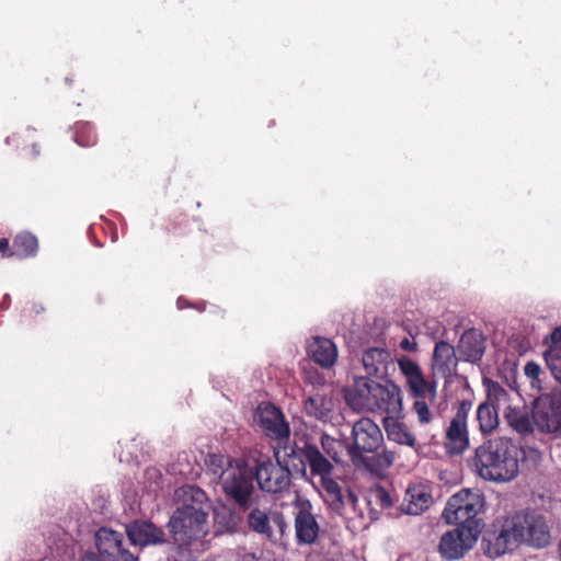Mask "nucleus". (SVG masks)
<instances>
[{
  "instance_id": "obj_1",
  "label": "nucleus",
  "mask_w": 561,
  "mask_h": 561,
  "mask_svg": "<svg viewBox=\"0 0 561 561\" xmlns=\"http://www.w3.org/2000/svg\"><path fill=\"white\" fill-rule=\"evenodd\" d=\"M274 457L291 474L307 476L309 466L312 476L321 478L323 500L328 508L345 518L353 519L362 515L357 508L358 497L351 489H343L330 478L333 465L320 450L305 439L290 442L289 437L274 446Z\"/></svg>"
},
{
  "instance_id": "obj_2",
  "label": "nucleus",
  "mask_w": 561,
  "mask_h": 561,
  "mask_svg": "<svg viewBox=\"0 0 561 561\" xmlns=\"http://www.w3.org/2000/svg\"><path fill=\"white\" fill-rule=\"evenodd\" d=\"M179 495L185 501L192 500L193 504L178 507L169 519L168 529L179 557L176 561H195L208 548L207 513L199 506L206 501V494L196 486L185 485Z\"/></svg>"
},
{
  "instance_id": "obj_3",
  "label": "nucleus",
  "mask_w": 561,
  "mask_h": 561,
  "mask_svg": "<svg viewBox=\"0 0 561 561\" xmlns=\"http://www.w3.org/2000/svg\"><path fill=\"white\" fill-rule=\"evenodd\" d=\"M344 398L357 412H385L390 416L402 412L401 389L393 382L380 383L368 377H356L345 389Z\"/></svg>"
},
{
  "instance_id": "obj_4",
  "label": "nucleus",
  "mask_w": 561,
  "mask_h": 561,
  "mask_svg": "<svg viewBox=\"0 0 561 561\" xmlns=\"http://www.w3.org/2000/svg\"><path fill=\"white\" fill-rule=\"evenodd\" d=\"M511 440L506 437H494L484 440L476 448L472 458L474 472L485 481L507 482L518 473V460L512 454Z\"/></svg>"
},
{
  "instance_id": "obj_5",
  "label": "nucleus",
  "mask_w": 561,
  "mask_h": 561,
  "mask_svg": "<svg viewBox=\"0 0 561 561\" xmlns=\"http://www.w3.org/2000/svg\"><path fill=\"white\" fill-rule=\"evenodd\" d=\"M483 507L484 495L480 491L462 489L448 499L442 516L447 524L482 531L483 523L478 515Z\"/></svg>"
},
{
  "instance_id": "obj_6",
  "label": "nucleus",
  "mask_w": 561,
  "mask_h": 561,
  "mask_svg": "<svg viewBox=\"0 0 561 561\" xmlns=\"http://www.w3.org/2000/svg\"><path fill=\"white\" fill-rule=\"evenodd\" d=\"M526 513L517 512L507 516L500 530L489 531L482 539L481 547L490 558H497L518 548L525 539Z\"/></svg>"
},
{
  "instance_id": "obj_7",
  "label": "nucleus",
  "mask_w": 561,
  "mask_h": 561,
  "mask_svg": "<svg viewBox=\"0 0 561 561\" xmlns=\"http://www.w3.org/2000/svg\"><path fill=\"white\" fill-rule=\"evenodd\" d=\"M253 479L254 469L244 460L237 459L232 467L226 469L220 484L225 494L245 510L251 505V495L254 491Z\"/></svg>"
},
{
  "instance_id": "obj_8",
  "label": "nucleus",
  "mask_w": 561,
  "mask_h": 561,
  "mask_svg": "<svg viewBox=\"0 0 561 561\" xmlns=\"http://www.w3.org/2000/svg\"><path fill=\"white\" fill-rule=\"evenodd\" d=\"M472 402L462 400L445 432L444 448L450 456L462 455L470 446L468 416Z\"/></svg>"
},
{
  "instance_id": "obj_9",
  "label": "nucleus",
  "mask_w": 561,
  "mask_h": 561,
  "mask_svg": "<svg viewBox=\"0 0 561 561\" xmlns=\"http://www.w3.org/2000/svg\"><path fill=\"white\" fill-rule=\"evenodd\" d=\"M353 444L348 454L354 463L363 459L365 453L375 454L383 443V435L379 426L368 417H362L352 428Z\"/></svg>"
},
{
  "instance_id": "obj_10",
  "label": "nucleus",
  "mask_w": 561,
  "mask_h": 561,
  "mask_svg": "<svg viewBox=\"0 0 561 561\" xmlns=\"http://www.w3.org/2000/svg\"><path fill=\"white\" fill-rule=\"evenodd\" d=\"M480 535L478 528L457 526L442 536L438 552L446 560H459L476 546Z\"/></svg>"
},
{
  "instance_id": "obj_11",
  "label": "nucleus",
  "mask_w": 561,
  "mask_h": 561,
  "mask_svg": "<svg viewBox=\"0 0 561 561\" xmlns=\"http://www.w3.org/2000/svg\"><path fill=\"white\" fill-rule=\"evenodd\" d=\"M533 420L541 432H554L561 422V392L541 394L533 403Z\"/></svg>"
},
{
  "instance_id": "obj_12",
  "label": "nucleus",
  "mask_w": 561,
  "mask_h": 561,
  "mask_svg": "<svg viewBox=\"0 0 561 561\" xmlns=\"http://www.w3.org/2000/svg\"><path fill=\"white\" fill-rule=\"evenodd\" d=\"M290 473L284 466L273 463L271 460L256 465L254 477L261 490L268 493H282L290 484Z\"/></svg>"
},
{
  "instance_id": "obj_13",
  "label": "nucleus",
  "mask_w": 561,
  "mask_h": 561,
  "mask_svg": "<svg viewBox=\"0 0 561 561\" xmlns=\"http://www.w3.org/2000/svg\"><path fill=\"white\" fill-rule=\"evenodd\" d=\"M401 374L405 378L407 386L412 397L433 396L436 392V383L427 380L419 364L407 356L397 358Z\"/></svg>"
},
{
  "instance_id": "obj_14",
  "label": "nucleus",
  "mask_w": 561,
  "mask_h": 561,
  "mask_svg": "<svg viewBox=\"0 0 561 561\" xmlns=\"http://www.w3.org/2000/svg\"><path fill=\"white\" fill-rule=\"evenodd\" d=\"M125 531L129 541L140 548L167 542L163 529L149 520H134L125 526Z\"/></svg>"
},
{
  "instance_id": "obj_15",
  "label": "nucleus",
  "mask_w": 561,
  "mask_h": 561,
  "mask_svg": "<svg viewBox=\"0 0 561 561\" xmlns=\"http://www.w3.org/2000/svg\"><path fill=\"white\" fill-rule=\"evenodd\" d=\"M257 415L262 431L275 439L276 444L289 437V425L279 409L272 404H263L259 407Z\"/></svg>"
},
{
  "instance_id": "obj_16",
  "label": "nucleus",
  "mask_w": 561,
  "mask_h": 561,
  "mask_svg": "<svg viewBox=\"0 0 561 561\" xmlns=\"http://www.w3.org/2000/svg\"><path fill=\"white\" fill-rule=\"evenodd\" d=\"M249 527L265 537L275 538L276 533L283 535L287 528L284 516L278 512L267 514L259 508H253L248 515Z\"/></svg>"
},
{
  "instance_id": "obj_17",
  "label": "nucleus",
  "mask_w": 561,
  "mask_h": 561,
  "mask_svg": "<svg viewBox=\"0 0 561 561\" xmlns=\"http://www.w3.org/2000/svg\"><path fill=\"white\" fill-rule=\"evenodd\" d=\"M309 502L301 503L295 515V533L298 543H313L319 534V525L310 511Z\"/></svg>"
},
{
  "instance_id": "obj_18",
  "label": "nucleus",
  "mask_w": 561,
  "mask_h": 561,
  "mask_svg": "<svg viewBox=\"0 0 561 561\" xmlns=\"http://www.w3.org/2000/svg\"><path fill=\"white\" fill-rule=\"evenodd\" d=\"M485 351V339L477 329L465 331L458 342L457 352L461 360L476 364L481 360Z\"/></svg>"
},
{
  "instance_id": "obj_19",
  "label": "nucleus",
  "mask_w": 561,
  "mask_h": 561,
  "mask_svg": "<svg viewBox=\"0 0 561 561\" xmlns=\"http://www.w3.org/2000/svg\"><path fill=\"white\" fill-rule=\"evenodd\" d=\"M123 534L106 527L100 528L95 534L98 551L110 561H117L123 554L129 553L123 546Z\"/></svg>"
},
{
  "instance_id": "obj_20",
  "label": "nucleus",
  "mask_w": 561,
  "mask_h": 561,
  "mask_svg": "<svg viewBox=\"0 0 561 561\" xmlns=\"http://www.w3.org/2000/svg\"><path fill=\"white\" fill-rule=\"evenodd\" d=\"M458 359L460 358L451 344L445 341L436 343L432 358L433 376L450 377L456 371Z\"/></svg>"
},
{
  "instance_id": "obj_21",
  "label": "nucleus",
  "mask_w": 561,
  "mask_h": 561,
  "mask_svg": "<svg viewBox=\"0 0 561 561\" xmlns=\"http://www.w3.org/2000/svg\"><path fill=\"white\" fill-rule=\"evenodd\" d=\"M362 365L368 376L383 377L388 373V366L392 365V358L387 350L371 347L363 353Z\"/></svg>"
},
{
  "instance_id": "obj_22",
  "label": "nucleus",
  "mask_w": 561,
  "mask_h": 561,
  "mask_svg": "<svg viewBox=\"0 0 561 561\" xmlns=\"http://www.w3.org/2000/svg\"><path fill=\"white\" fill-rule=\"evenodd\" d=\"M432 503L433 497L428 490L421 484H416L408 488L401 504V511L407 515H420L426 511Z\"/></svg>"
},
{
  "instance_id": "obj_23",
  "label": "nucleus",
  "mask_w": 561,
  "mask_h": 561,
  "mask_svg": "<svg viewBox=\"0 0 561 561\" xmlns=\"http://www.w3.org/2000/svg\"><path fill=\"white\" fill-rule=\"evenodd\" d=\"M308 353L311 358L322 367L332 366L337 358L335 344L324 337H313L308 343Z\"/></svg>"
},
{
  "instance_id": "obj_24",
  "label": "nucleus",
  "mask_w": 561,
  "mask_h": 561,
  "mask_svg": "<svg viewBox=\"0 0 561 561\" xmlns=\"http://www.w3.org/2000/svg\"><path fill=\"white\" fill-rule=\"evenodd\" d=\"M305 411L309 416H312L322 422L331 419L334 409V402L330 394L324 392H316L310 394L305 400Z\"/></svg>"
},
{
  "instance_id": "obj_25",
  "label": "nucleus",
  "mask_w": 561,
  "mask_h": 561,
  "mask_svg": "<svg viewBox=\"0 0 561 561\" xmlns=\"http://www.w3.org/2000/svg\"><path fill=\"white\" fill-rule=\"evenodd\" d=\"M551 541L550 527L541 515L533 516L528 520V547L541 549Z\"/></svg>"
},
{
  "instance_id": "obj_26",
  "label": "nucleus",
  "mask_w": 561,
  "mask_h": 561,
  "mask_svg": "<svg viewBox=\"0 0 561 561\" xmlns=\"http://www.w3.org/2000/svg\"><path fill=\"white\" fill-rule=\"evenodd\" d=\"M390 416L385 422V428L388 439L399 445L416 448L417 443L414 434L410 431L407 424Z\"/></svg>"
},
{
  "instance_id": "obj_27",
  "label": "nucleus",
  "mask_w": 561,
  "mask_h": 561,
  "mask_svg": "<svg viewBox=\"0 0 561 561\" xmlns=\"http://www.w3.org/2000/svg\"><path fill=\"white\" fill-rule=\"evenodd\" d=\"M477 420L482 435H490L500 423L497 410L490 402H483L478 407Z\"/></svg>"
},
{
  "instance_id": "obj_28",
  "label": "nucleus",
  "mask_w": 561,
  "mask_h": 561,
  "mask_svg": "<svg viewBox=\"0 0 561 561\" xmlns=\"http://www.w3.org/2000/svg\"><path fill=\"white\" fill-rule=\"evenodd\" d=\"M436 393L437 391L433 396L413 397L415 399L413 412L421 425H428L439 416L438 412L431 408V404L435 402Z\"/></svg>"
},
{
  "instance_id": "obj_29",
  "label": "nucleus",
  "mask_w": 561,
  "mask_h": 561,
  "mask_svg": "<svg viewBox=\"0 0 561 561\" xmlns=\"http://www.w3.org/2000/svg\"><path fill=\"white\" fill-rule=\"evenodd\" d=\"M396 459L392 450L383 449L381 453L375 454L371 457H364L357 459V463H363L373 473L379 474L383 470L390 468Z\"/></svg>"
},
{
  "instance_id": "obj_30",
  "label": "nucleus",
  "mask_w": 561,
  "mask_h": 561,
  "mask_svg": "<svg viewBox=\"0 0 561 561\" xmlns=\"http://www.w3.org/2000/svg\"><path fill=\"white\" fill-rule=\"evenodd\" d=\"M507 426L524 437L526 435V410L525 407L507 405L503 412Z\"/></svg>"
},
{
  "instance_id": "obj_31",
  "label": "nucleus",
  "mask_w": 561,
  "mask_h": 561,
  "mask_svg": "<svg viewBox=\"0 0 561 561\" xmlns=\"http://www.w3.org/2000/svg\"><path fill=\"white\" fill-rule=\"evenodd\" d=\"M37 239L31 233H20L13 240V254L19 257L32 256L37 252Z\"/></svg>"
},
{
  "instance_id": "obj_32",
  "label": "nucleus",
  "mask_w": 561,
  "mask_h": 561,
  "mask_svg": "<svg viewBox=\"0 0 561 561\" xmlns=\"http://www.w3.org/2000/svg\"><path fill=\"white\" fill-rule=\"evenodd\" d=\"M236 460L222 455L209 454L205 458V465L215 479H218L220 482L226 474V469L232 467Z\"/></svg>"
},
{
  "instance_id": "obj_33",
  "label": "nucleus",
  "mask_w": 561,
  "mask_h": 561,
  "mask_svg": "<svg viewBox=\"0 0 561 561\" xmlns=\"http://www.w3.org/2000/svg\"><path fill=\"white\" fill-rule=\"evenodd\" d=\"M543 355L551 374L561 382V346H547Z\"/></svg>"
},
{
  "instance_id": "obj_34",
  "label": "nucleus",
  "mask_w": 561,
  "mask_h": 561,
  "mask_svg": "<svg viewBox=\"0 0 561 561\" xmlns=\"http://www.w3.org/2000/svg\"><path fill=\"white\" fill-rule=\"evenodd\" d=\"M483 385L485 387L488 397L485 402H490L495 407L496 403L506 400L507 392L503 387L500 386L499 382L491 379H483Z\"/></svg>"
},
{
  "instance_id": "obj_35",
  "label": "nucleus",
  "mask_w": 561,
  "mask_h": 561,
  "mask_svg": "<svg viewBox=\"0 0 561 561\" xmlns=\"http://www.w3.org/2000/svg\"><path fill=\"white\" fill-rule=\"evenodd\" d=\"M320 443L323 451L332 458L335 462L341 461L340 455L342 453V443L328 434L323 433L320 437Z\"/></svg>"
},
{
  "instance_id": "obj_36",
  "label": "nucleus",
  "mask_w": 561,
  "mask_h": 561,
  "mask_svg": "<svg viewBox=\"0 0 561 561\" xmlns=\"http://www.w3.org/2000/svg\"><path fill=\"white\" fill-rule=\"evenodd\" d=\"M541 375H543V373L540 366L536 363L528 362V379H530V386L533 389H542Z\"/></svg>"
},
{
  "instance_id": "obj_37",
  "label": "nucleus",
  "mask_w": 561,
  "mask_h": 561,
  "mask_svg": "<svg viewBox=\"0 0 561 561\" xmlns=\"http://www.w3.org/2000/svg\"><path fill=\"white\" fill-rule=\"evenodd\" d=\"M373 496L375 499V502L381 508H390L393 504L390 494L381 486H378L373 491Z\"/></svg>"
},
{
  "instance_id": "obj_38",
  "label": "nucleus",
  "mask_w": 561,
  "mask_h": 561,
  "mask_svg": "<svg viewBox=\"0 0 561 561\" xmlns=\"http://www.w3.org/2000/svg\"><path fill=\"white\" fill-rule=\"evenodd\" d=\"M543 342L546 346H561V325L557 327L550 335L546 336Z\"/></svg>"
},
{
  "instance_id": "obj_39",
  "label": "nucleus",
  "mask_w": 561,
  "mask_h": 561,
  "mask_svg": "<svg viewBox=\"0 0 561 561\" xmlns=\"http://www.w3.org/2000/svg\"><path fill=\"white\" fill-rule=\"evenodd\" d=\"M399 346L401 350L414 353L417 351V343L413 339L404 337L400 341Z\"/></svg>"
},
{
  "instance_id": "obj_40",
  "label": "nucleus",
  "mask_w": 561,
  "mask_h": 561,
  "mask_svg": "<svg viewBox=\"0 0 561 561\" xmlns=\"http://www.w3.org/2000/svg\"><path fill=\"white\" fill-rule=\"evenodd\" d=\"M0 252L2 253L3 256H12V255H14L13 254V249L12 250L10 249V243H9L8 239H1L0 240Z\"/></svg>"
},
{
  "instance_id": "obj_41",
  "label": "nucleus",
  "mask_w": 561,
  "mask_h": 561,
  "mask_svg": "<svg viewBox=\"0 0 561 561\" xmlns=\"http://www.w3.org/2000/svg\"><path fill=\"white\" fill-rule=\"evenodd\" d=\"M80 561H101V560H100V557L98 554L92 553V552H88V553H84L80 558Z\"/></svg>"
},
{
  "instance_id": "obj_42",
  "label": "nucleus",
  "mask_w": 561,
  "mask_h": 561,
  "mask_svg": "<svg viewBox=\"0 0 561 561\" xmlns=\"http://www.w3.org/2000/svg\"><path fill=\"white\" fill-rule=\"evenodd\" d=\"M527 457H528V461L529 460L536 461L539 458V454L536 449L528 448Z\"/></svg>"
},
{
  "instance_id": "obj_43",
  "label": "nucleus",
  "mask_w": 561,
  "mask_h": 561,
  "mask_svg": "<svg viewBox=\"0 0 561 561\" xmlns=\"http://www.w3.org/2000/svg\"><path fill=\"white\" fill-rule=\"evenodd\" d=\"M117 561H137L136 558L133 556V553H125L123 554L122 559H117Z\"/></svg>"
},
{
  "instance_id": "obj_44",
  "label": "nucleus",
  "mask_w": 561,
  "mask_h": 561,
  "mask_svg": "<svg viewBox=\"0 0 561 561\" xmlns=\"http://www.w3.org/2000/svg\"><path fill=\"white\" fill-rule=\"evenodd\" d=\"M511 389L515 390L516 393L522 398L520 389L516 383V380H513L512 383L508 385Z\"/></svg>"
}]
</instances>
